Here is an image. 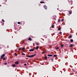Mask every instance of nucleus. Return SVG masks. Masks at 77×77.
<instances>
[{
	"label": "nucleus",
	"mask_w": 77,
	"mask_h": 77,
	"mask_svg": "<svg viewBox=\"0 0 77 77\" xmlns=\"http://www.w3.org/2000/svg\"><path fill=\"white\" fill-rule=\"evenodd\" d=\"M61 46L63 47V45H61Z\"/></svg>",
	"instance_id": "24"
},
{
	"label": "nucleus",
	"mask_w": 77,
	"mask_h": 77,
	"mask_svg": "<svg viewBox=\"0 0 77 77\" xmlns=\"http://www.w3.org/2000/svg\"><path fill=\"white\" fill-rule=\"evenodd\" d=\"M24 65L25 66H26L27 65V64H24Z\"/></svg>",
	"instance_id": "28"
},
{
	"label": "nucleus",
	"mask_w": 77,
	"mask_h": 77,
	"mask_svg": "<svg viewBox=\"0 0 77 77\" xmlns=\"http://www.w3.org/2000/svg\"><path fill=\"white\" fill-rule=\"evenodd\" d=\"M48 56H49L50 57H51V56H53V55L51 54H48Z\"/></svg>",
	"instance_id": "6"
},
{
	"label": "nucleus",
	"mask_w": 77,
	"mask_h": 77,
	"mask_svg": "<svg viewBox=\"0 0 77 77\" xmlns=\"http://www.w3.org/2000/svg\"><path fill=\"white\" fill-rule=\"evenodd\" d=\"M52 28H53V27L52 26Z\"/></svg>",
	"instance_id": "32"
},
{
	"label": "nucleus",
	"mask_w": 77,
	"mask_h": 77,
	"mask_svg": "<svg viewBox=\"0 0 77 77\" xmlns=\"http://www.w3.org/2000/svg\"><path fill=\"white\" fill-rule=\"evenodd\" d=\"M44 7L45 9H47V7L46 5H44Z\"/></svg>",
	"instance_id": "3"
},
{
	"label": "nucleus",
	"mask_w": 77,
	"mask_h": 77,
	"mask_svg": "<svg viewBox=\"0 0 77 77\" xmlns=\"http://www.w3.org/2000/svg\"><path fill=\"white\" fill-rule=\"evenodd\" d=\"M45 59H47V57H45Z\"/></svg>",
	"instance_id": "21"
},
{
	"label": "nucleus",
	"mask_w": 77,
	"mask_h": 77,
	"mask_svg": "<svg viewBox=\"0 0 77 77\" xmlns=\"http://www.w3.org/2000/svg\"><path fill=\"white\" fill-rule=\"evenodd\" d=\"M61 21H64V20H63V19H62V20H61Z\"/></svg>",
	"instance_id": "25"
},
{
	"label": "nucleus",
	"mask_w": 77,
	"mask_h": 77,
	"mask_svg": "<svg viewBox=\"0 0 77 77\" xmlns=\"http://www.w3.org/2000/svg\"><path fill=\"white\" fill-rule=\"evenodd\" d=\"M71 13H72V12L71 11L69 12V14H71Z\"/></svg>",
	"instance_id": "14"
},
{
	"label": "nucleus",
	"mask_w": 77,
	"mask_h": 77,
	"mask_svg": "<svg viewBox=\"0 0 77 77\" xmlns=\"http://www.w3.org/2000/svg\"><path fill=\"white\" fill-rule=\"evenodd\" d=\"M3 60H5V59H6V58L5 57H3Z\"/></svg>",
	"instance_id": "20"
},
{
	"label": "nucleus",
	"mask_w": 77,
	"mask_h": 77,
	"mask_svg": "<svg viewBox=\"0 0 77 77\" xmlns=\"http://www.w3.org/2000/svg\"><path fill=\"white\" fill-rule=\"evenodd\" d=\"M44 53H45V52H44Z\"/></svg>",
	"instance_id": "33"
},
{
	"label": "nucleus",
	"mask_w": 77,
	"mask_h": 77,
	"mask_svg": "<svg viewBox=\"0 0 77 77\" xmlns=\"http://www.w3.org/2000/svg\"><path fill=\"white\" fill-rule=\"evenodd\" d=\"M36 44L37 45H39V44L38 43H36Z\"/></svg>",
	"instance_id": "22"
},
{
	"label": "nucleus",
	"mask_w": 77,
	"mask_h": 77,
	"mask_svg": "<svg viewBox=\"0 0 77 77\" xmlns=\"http://www.w3.org/2000/svg\"><path fill=\"white\" fill-rule=\"evenodd\" d=\"M5 65H7V63H5Z\"/></svg>",
	"instance_id": "29"
},
{
	"label": "nucleus",
	"mask_w": 77,
	"mask_h": 77,
	"mask_svg": "<svg viewBox=\"0 0 77 77\" xmlns=\"http://www.w3.org/2000/svg\"><path fill=\"white\" fill-rule=\"evenodd\" d=\"M22 55H25V54L22 53Z\"/></svg>",
	"instance_id": "27"
},
{
	"label": "nucleus",
	"mask_w": 77,
	"mask_h": 77,
	"mask_svg": "<svg viewBox=\"0 0 77 77\" xmlns=\"http://www.w3.org/2000/svg\"><path fill=\"white\" fill-rule=\"evenodd\" d=\"M44 3V2L43 1H41L40 2V3Z\"/></svg>",
	"instance_id": "11"
},
{
	"label": "nucleus",
	"mask_w": 77,
	"mask_h": 77,
	"mask_svg": "<svg viewBox=\"0 0 77 77\" xmlns=\"http://www.w3.org/2000/svg\"><path fill=\"white\" fill-rule=\"evenodd\" d=\"M56 56H57V55H54L53 56L54 57H56Z\"/></svg>",
	"instance_id": "19"
},
{
	"label": "nucleus",
	"mask_w": 77,
	"mask_h": 77,
	"mask_svg": "<svg viewBox=\"0 0 77 77\" xmlns=\"http://www.w3.org/2000/svg\"><path fill=\"white\" fill-rule=\"evenodd\" d=\"M17 24H21V23H20V22H18Z\"/></svg>",
	"instance_id": "17"
},
{
	"label": "nucleus",
	"mask_w": 77,
	"mask_h": 77,
	"mask_svg": "<svg viewBox=\"0 0 77 77\" xmlns=\"http://www.w3.org/2000/svg\"><path fill=\"white\" fill-rule=\"evenodd\" d=\"M28 40L29 41H32V38L30 37H29L28 38Z\"/></svg>",
	"instance_id": "7"
},
{
	"label": "nucleus",
	"mask_w": 77,
	"mask_h": 77,
	"mask_svg": "<svg viewBox=\"0 0 77 77\" xmlns=\"http://www.w3.org/2000/svg\"><path fill=\"white\" fill-rule=\"evenodd\" d=\"M51 60H52V61H53V60H54L53 59H51Z\"/></svg>",
	"instance_id": "30"
},
{
	"label": "nucleus",
	"mask_w": 77,
	"mask_h": 77,
	"mask_svg": "<svg viewBox=\"0 0 77 77\" xmlns=\"http://www.w3.org/2000/svg\"><path fill=\"white\" fill-rule=\"evenodd\" d=\"M61 33H62V32H59V34H61Z\"/></svg>",
	"instance_id": "26"
},
{
	"label": "nucleus",
	"mask_w": 77,
	"mask_h": 77,
	"mask_svg": "<svg viewBox=\"0 0 77 77\" xmlns=\"http://www.w3.org/2000/svg\"><path fill=\"white\" fill-rule=\"evenodd\" d=\"M36 50H38V48H39V47L38 46H37L36 47Z\"/></svg>",
	"instance_id": "10"
},
{
	"label": "nucleus",
	"mask_w": 77,
	"mask_h": 77,
	"mask_svg": "<svg viewBox=\"0 0 77 77\" xmlns=\"http://www.w3.org/2000/svg\"><path fill=\"white\" fill-rule=\"evenodd\" d=\"M70 41L71 42H73V40H72V39H71L70 40Z\"/></svg>",
	"instance_id": "8"
},
{
	"label": "nucleus",
	"mask_w": 77,
	"mask_h": 77,
	"mask_svg": "<svg viewBox=\"0 0 77 77\" xmlns=\"http://www.w3.org/2000/svg\"><path fill=\"white\" fill-rule=\"evenodd\" d=\"M24 50H25V48H22L23 51H24Z\"/></svg>",
	"instance_id": "15"
},
{
	"label": "nucleus",
	"mask_w": 77,
	"mask_h": 77,
	"mask_svg": "<svg viewBox=\"0 0 77 77\" xmlns=\"http://www.w3.org/2000/svg\"><path fill=\"white\" fill-rule=\"evenodd\" d=\"M5 56V54H3L2 55L1 58V59H2L3 57H4V56Z\"/></svg>",
	"instance_id": "2"
},
{
	"label": "nucleus",
	"mask_w": 77,
	"mask_h": 77,
	"mask_svg": "<svg viewBox=\"0 0 77 77\" xmlns=\"http://www.w3.org/2000/svg\"><path fill=\"white\" fill-rule=\"evenodd\" d=\"M33 44L34 45V43H33Z\"/></svg>",
	"instance_id": "34"
},
{
	"label": "nucleus",
	"mask_w": 77,
	"mask_h": 77,
	"mask_svg": "<svg viewBox=\"0 0 77 77\" xmlns=\"http://www.w3.org/2000/svg\"><path fill=\"white\" fill-rule=\"evenodd\" d=\"M61 29L60 28V27H59V28H58V30H60Z\"/></svg>",
	"instance_id": "16"
},
{
	"label": "nucleus",
	"mask_w": 77,
	"mask_h": 77,
	"mask_svg": "<svg viewBox=\"0 0 77 77\" xmlns=\"http://www.w3.org/2000/svg\"><path fill=\"white\" fill-rule=\"evenodd\" d=\"M20 49H19V50L20 51Z\"/></svg>",
	"instance_id": "31"
},
{
	"label": "nucleus",
	"mask_w": 77,
	"mask_h": 77,
	"mask_svg": "<svg viewBox=\"0 0 77 77\" xmlns=\"http://www.w3.org/2000/svg\"><path fill=\"white\" fill-rule=\"evenodd\" d=\"M36 54H34V55H29L27 56L28 57H34V56H36Z\"/></svg>",
	"instance_id": "1"
},
{
	"label": "nucleus",
	"mask_w": 77,
	"mask_h": 77,
	"mask_svg": "<svg viewBox=\"0 0 77 77\" xmlns=\"http://www.w3.org/2000/svg\"><path fill=\"white\" fill-rule=\"evenodd\" d=\"M18 63H19V62H18V61H16L15 62V64L16 65H18Z\"/></svg>",
	"instance_id": "4"
},
{
	"label": "nucleus",
	"mask_w": 77,
	"mask_h": 77,
	"mask_svg": "<svg viewBox=\"0 0 77 77\" xmlns=\"http://www.w3.org/2000/svg\"><path fill=\"white\" fill-rule=\"evenodd\" d=\"M29 51H34V50L33 49H30Z\"/></svg>",
	"instance_id": "5"
},
{
	"label": "nucleus",
	"mask_w": 77,
	"mask_h": 77,
	"mask_svg": "<svg viewBox=\"0 0 77 77\" xmlns=\"http://www.w3.org/2000/svg\"><path fill=\"white\" fill-rule=\"evenodd\" d=\"M12 66H13V67H15V64H13Z\"/></svg>",
	"instance_id": "13"
},
{
	"label": "nucleus",
	"mask_w": 77,
	"mask_h": 77,
	"mask_svg": "<svg viewBox=\"0 0 77 77\" xmlns=\"http://www.w3.org/2000/svg\"><path fill=\"white\" fill-rule=\"evenodd\" d=\"M72 46H73V45L71 44L70 45L69 47H72Z\"/></svg>",
	"instance_id": "9"
},
{
	"label": "nucleus",
	"mask_w": 77,
	"mask_h": 77,
	"mask_svg": "<svg viewBox=\"0 0 77 77\" xmlns=\"http://www.w3.org/2000/svg\"><path fill=\"white\" fill-rule=\"evenodd\" d=\"M58 21L59 23H60V19H58Z\"/></svg>",
	"instance_id": "12"
},
{
	"label": "nucleus",
	"mask_w": 77,
	"mask_h": 77,
	"mask_svg": "<svg viewBox=\"0 0 77 77\" xmlns=\"http://www.w3.org/2000/svg\"><path fill=\"white\" fill-rule=\"evenodd\" d=\"M71 37H72V36L71 35H70L69 36V38H71Z\"/></svg>",
	"instance_id": "18"
},
{
	"label": "nucleus",
	"mask_w": 77,
	"mask_h": 77,
	"mask_svg": "<svg viewBox=\"0 0 77 77\" xmlns=\"http://www.w3.org/2000/svg\"><path fill=\"white\" fill-rule=\"evenodd\" d=\"M2 21H3V22H5V20H4L2 19Z\"/></svg>",
	"instance_id": "23"
}]
</instances>
